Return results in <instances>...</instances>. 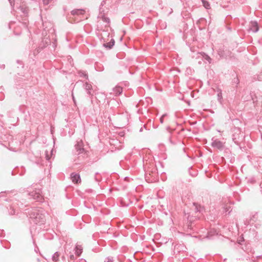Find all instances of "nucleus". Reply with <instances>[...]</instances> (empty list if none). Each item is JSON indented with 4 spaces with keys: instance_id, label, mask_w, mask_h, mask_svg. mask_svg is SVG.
Wrapping results in <instances>:
<instances>
[{
    "instance_id": "b1692460",
    "label": "nucleus",
    "mask_w": 262,
    "mask_h": 262,
    "mask_svg": "<svg viewBox=\"0 0 262 262\" xmlns=\"http://www.w3.org/2000/svg\"><path fill=\"white\" fill-rule=\"evenodd\" d=\"M104 262H114V260L113 257L108 256L105 258Z\"/></svg>"
},
{
    "instance_id": "f3484780",
    "label": "nucleus",
    "mask_w": 262,
    "mask_h": 262,
    "mask_svg": "<svg viewBox=\"0 0 262 262\" xmlns=\"http://www.w3.org/2000/svg\"><path fill=\"white\" fill-rule=\"evenodd\" d=\"M78 74L79 76H80V77L85 78L86 79H88V75L85 71H79L78 72Z\"/></svg>"
},
{
    "instance_id": "473e14b6",
    "label": "nucleus",
    "mask_w": 262,
    "mask_h": 262,
    "mask_svg": "<svg viewBox=\"0 0 262 262\" xmlns=\"http://www.w3.org/2000/svg\"><path fill=\"white\" fill-rule=\"evenodd\" d=\"M37 249L38 250V248H35V251L37 252Z\"/></svg>"
},
{
    "instance_id": "7c9ffc66",
    "label": "nucleus",
    "mask_w": 262,
    "mask_h": 262,
    "mask_svg": "<svg viewBox=\"0 0 262 262\" xmlns=\"http://www.w3.org/2000/svg\"><path fill=\"white\" fill-rule=\"evenodd\" d=\"M225 209L226 210V212L228 211L230 212L229 208H227V207H226V208H225Z\"/></svg>"
},
{
    "instance_id": "9b49d317",
    "label": "nucleus",
    "mask_w": 262,
    "mask_h": 262,
    "mask_svg": "<svg viewBox=\"0 0 262 262\" xmlns=\"http://www.w3.org/2000/svg\"><path fill=\"white\" fill-rule=\"evenodd\" d=\"M115 42V40L112 39L109 42L103 43V46L108 49H111L114 46Z\"/></svg>"
},
{
    "instance_id": "4be33fe9",
    "label": "nucleus",
    "mask_w": 262,
    "mask_h": 262,
    "mask_svg": "<svg viewBox=\"0 0 262 262\" xmlns=\"http://www.w3.org/2000/svg\"><path fill=\"white\" fill-rule=\"evenodd\" d=\"M217 54L221 58H223L225 56L224 51L222 49H219V50L217 51Z\"/></svg>"
},
{
    "instance_id": "4468645a",
    "label": "nucleus",
    "mask_w": 262,
    "mask_h": 262,
    "mask_svg": "<svg viewBox=\"0 0 262 262\" xmlns=\"http://www.w3.org/2000/svg\"><path fill=\"white\" fill-rule=\"evenodd\" d=\"M259 28L257 22L254 21L252 23V27L251 30L254 33L257 32L258 31Z\"/></svg>"
},
{
    "instance_id": "c85d7f7f",
    "label": "nucleus",
    "mask_w": 262,
    "mask_h": 262,
    "mask_svg": "<svg viewBox=\"0 0 262 262\" xmlns=\"http://www.w3.org/2000/svg\"><path fill=\"white\" fill-rule=\"evenodd\" d=\"M10 213L11 214V215H13V214H14L15 213V209H14V208L12 209V211L10 212Z\"/></svg>"
},
{
    "instance_id": "9d476101",
    "label": "nucleus",
    "mask_w": 262,
    "mask_h": 262,
    "mask_svg": "<svg viewBox=\"0 0 262 262\" xmlns=\"http://www.w3.org/2000/svg\"><path fill=\"white\" fill-rule=\"evenodd\" d=\"M83 87L84 88V89L85 90L86 92V93L89 95H92L93 94L91 93V90L92 89V86L91 84L88 83V82H85L84 84H83Z\"/></svg>"
},
{
    "instance_id": "f704fd0d",
    "label": "nucleus",
    "mask_w": 262,
    "mask_h": 262,
    "mask_svg": "<svg viewBox=\"0 0 262 262\" xmlns=\"http://www.w3.org/2000/svg\"><path fill=\"white\" fill-rule=\"evenodd\" d=\"M47 160H49V158H48V156H47Z\"/></svg>"
},
{
    "instance_id": "c756f323",
    "label": "nucleus",
    "mask_w": 262,
    "mask_h": 262,
    "mask_svg": "<svg viewBox=\"0 0 262 262\" xmlns=\"http://www.w3.org/2000/svg\"><path fill=\"white\" fill-rule=\"evenodd\" d=\"M4 68H5V65L4 64H3V65L0 66V69H4Z\"/></svg>"
},
{
    "instance_id": "393cba45",
    "label": "nucleus",
    "mask_w": 262,
    "mask_h": 262,
    "mask_svg": "<svg viewBox=\"0 0 262 262\" xmlns=\"http://www.w3.org/2000/svg\"><path fill=\"white\" fill-rule=\"evenodd\" d=\"M166 116L165 114L164 115H163L160 118V121L161 123H163V121H164V117Z\"/></svg>"
},
{
    "instance_id": "5701e85b",
    "label": "nucleus",
    "mask_w": 262,
    "mask_h": 262,
    "mask_svg": "<svg viewBox=\"0 0 262 262\" xmlns=\"http://www.w3.org/2000/svg\"><path fill=\"white\" fill-rule=\"evenodd\" d=\"M56 0H43V3L45 5H48L50 4H54Z\"/></svg>"
},
{
    "instance_id": "0eeeda50",
    "label": "nucleus",
    "mask_w": 262,
    "mask_h": 262,
    "mask_svg": "<svg viewBox=\"0 0 262 262\" xmlns=\"http://www.w3.org/2000/svg\"><path fill=\"white\" fill-rule=\"evenodd\" d=\"M71 178L73 183L78 184L80 182L81 179L79 174L75 173H72L71 174Z\"/></svg>"
},
{
    "instance_id": "7ed1b4c3",
    "label": "nucleus",
    "mask_w": 262,
    "mask_h": 262,
    "mask_svg": "<svg viewBox=\"0 0 262 262\" xmlns=\"http://www.w3.org/2000/svg\"><path fill=\"white\" fill-rule=\"evenodd\" d=\"M28 195L30 196V199L32 198L37 202H42L43 201V198L40 194V191L39 189L29 192Z\"/></svg>"
},
{
    "instance_id": "a878e982",
    "label": "nucleus",
    "mask_w": 262,
    "mask_h": 262,
    "mask_svg": "<svg viewBox=\"0 0 262 262\" xmlns=\"http://www.w3.org/2000/svg\"><path fill=\"white\" fill-rule=\"evenodd\" d=\"M72 99L73 100V102H74V104L76 105V100H75V98L74 96V94H73V92H72Z\"/></svg>"
},
{
    "instance_id": "39448f33",
    "label": "nucleus",
    "mask_w": 262,
    "mask_h": 262,
    "mask_svg": "<svg viewBox=\"0 0 262 262\" xmlns=\"http://www.w3.org/2000/svg\"><path fill=\"white\" fill-rule=\"evenodd\" d=\"M211 146L214 147L220 150H222L224 148V144L221 141L215 139L213 140L211 143Z\"/></svg>"
},
{
    "instance_id": "423d86ee",
    "label": "nucleus",
    "mask_w": 262,
    "mask_h": 262,
    "mask_svg": "<svg viewBox=\"0 0 262 262\" xmlns=\"http://www.w3.org/2000/svg\"><path fill=\"white\" fill-rule=\"evenodd\" d=\"M198 217V214L195 216H190V215H188L187 218L188 220V221L189 222V224L188 225V227L190 229H192V224L197 220Z\"/></svg>"
},
{
    "instance_id": "f8f14e48",
    "label": "nucleus",
    "mask_w": 262,
    "mask_h": 262,
    "mask_svg": "<svg viewBox=\"0 0 262 262\" xmlns=\"http://www.w3.org/2000/svg\"><path fill=\"white\" fill-rule=\"evenodd\" d=\"M113 92L116 96H119L122 93V88L121 86H116L113 89Z\"/></svg>"
},
{
    "instance_id": "cd10ccee",
    "label": "nucleus",
    "mask_w": 262,
    "mask_h": 262,
    "mask_svg": "<svg viewBox=\"0 0 262 262\" xmlns=\"http://www.w3.org/2000/svg\"><path fill=\"white\" fill-rule=\"evenodd\" d=\"M11 6H13L14 5V0H8Z\"/></svg>"
},
{
    "instance_id": "bb28decb",
    "label": "nucleus",
    "mask_w": 262,
    "mask_h": 262,
    "mask_svg": "<svg viewBox=\"0 0 262 262\" xmlns=\"http://www.w3.org/2000/svg\"><path fill=\"white\" fill-rule=\"evenodd\" d=\"M233 82L236 83V84H238L239 83V80L237 78H234L233 79Z\"/></svg>"
},
{
    "instance_id": "2f4dec72",
    "label": "nucleus",
    "mask_w": 262,
    "mask_h": 262,
    "mask_svg": "<svg viewBox=\"0 0 262 262\" xmlns=\"http://www.w3.org/2000/svg\"><path fill=\"white\" fill-rule=\"evenodd\" d=\"M70 257H71V259L74 258V256L73 255H72L70 256Z\"/></svg>"
},
{
    "instance_id": "aec40b11",
    "label": "nucleus",
    "mask_w": 262,
    "mask_h": 262,
    "mask_svg": "<svg viewBox=\"0 0 262 262\" xmlns=\"http://www.w3.org/2000/svg\"><path fill=\"white\" fill-rule=\"evenodd\" d=\"M217 233H216V230H210L209 232H208V235L207 236V237L209 238H210L213 235H215V234H217Z\"/></svg>"
},
{
    "instance_id": "f03ea898",
    "label": "nucleus",
    "mask_w": 262,
    "mask_h": 262,
    "mask_svg": "<svg viewBox=\"0 0 262 262\" xmlns=\"http://www.w3.org/2000/svg\"><path fill=\"white\" fill-rule=\"evenodd\" d=\"M75 154L79 157L85 158L88 156L87 151L83 147V143L81 141L77 142V144L75 145Z\"/></svg>"
},
{
    "instance_id": "72a5a7b5",
    "label": "nucleus",
    "mask_w": 262,
    "mask_h": 262,
    "mask_svg": "<svg viewBox=\"0 0 262 262\" xmlns=\"http://www.w3.org/2000/svg\"><path fill=\"white\" fill-rule=\"evenodd\" d=\"M37 261H38V262H40V259H39V258H37Z\"/></svg>"
},
{
    "instance_id": "dca6fc26",
    "label": "nucleus",
    "mask_w": 262,
    "mask_h": 262,
    "mask_svg": "<svg viewBox=\"0 0 262 262\" xmlns=\"http://www.w3.org/2000/svg\"><path fill=\"white\" fill-rule=\"evenodd\" d=\"M202 56L203 58L207 60L209 63H210L212 61V59L206 53L202 52L200 53Z\"/></svg>"
},
{
    "instance_id": "1a4fd4ad",
    "label": "nucleus",
    "mask_w": 262,
    "mask_h": 262,
    "mask_svg": "<svg viewBox=\"0 0 262 262\" xmlns=\"http://www.w3.org/2000/svg\"><path fill=\"white\" fill-rule=\"evenodd\" d=\"M193 206L194 207L193 210L195 213H200L203 210V207L197 203H193Z\"/></svg>"
},
{
    "instance_id": "6ab92c4d",
    "label": "nucleus",
    "mask_w": 262,
    "mask_h": 262,
    "mask_svg": "<svg viewBox=\"0 0 262 262\" xmlns=\"http://www.w3.org/2000/svg\"><path fill=\"white\" fill-rule=\"evenodd\" d=\"M59 256H60V254L58 253V252H55L52 257V259L53 261H54L55 262L58 261L59 260Z\"/></svg>"
},
{
    "instance_id": "a211bd4d",
    "label": "nucleus",
    "mask_w": 262,
    "mask_h": 262,
    "mask_svg": "<svg viewBox=\"0 0 262 262\" xmlns=\"http://www.w3.org/2000/svg\"><path fill=\"white\" fill-rule=\"evenodd\" d=\"M217 97L218 101L220 103H222V100L223 99V97H222V90L221 89H218L217 90Z\"/></svg>"
},
{
    "instance_id": "6e6552de",
    "label": "nucleus",
    "mask_w": 262,
    "mask_h": 262,
    "mask_svg": "<svg viewBox=\"0 0 262 262\" xmlns=\"http://www.w3.org/2000/svg\"><path fill=\"white\" fill-rule=\"evenodd\" d=\"M71 14L74 16H79L83 15L85 13L84 9H74L71 11Z\"/></svg>"
},
{
    "instance_id": "f257e3e1",
    "label": "nucleus",
    "mask_w": 262,
    "mask_h": 262,
    "mask_svg": "<svg viewBox=\"0 0 262 262\" xmlns=\"http://www.w3.org/2000/svg\"><path fill=\"white\" fill-rule=\"evenodd\" d=\"M31 222L38 225H42L46 221V211L41 208L29 209L27 213Z\"/></svg>"
},
{
    "instance_id": "ddd939ff",
    "label": "nucleus",
    "mask_w": 262,
    "mask_h": 262,
    "mask_svg": "<svg viewBox=\"0 0 262 262\" xmlns=\"http://www.w3.org/2000/svg\"><path fill=\"white\" fill-rule=\"evenodd\" d=\"M98 18L101 19L104 22L109 24L110 22V18L104 16L103 14H99L98 16Z\"/></svg>"
},
{
    "instance_id": "2eb2a0df",
    "label": "nucleus",
    "mask_w": 262,
    "mask_h": 262,
    "mask_svg": "<svg viewBox=\"0 0 262 262\" xmlns=\"http://www.w3.org/2000/svg\"><path fill=\"white\" fill-rule=\"evenodd\" d=\"M75 250V254L78 256H80L82 252V247L80 245H77L76 246Z\"/></svg>"
},
{
    "instance_id": "412c9836",
    "label": "nucleus",
    "mask_w": 262,
    "mask_h": 262,
    "mask_svg": "<svg viewBox=\"0 0 262 262\" xmlns=\"http://www.w3.org/2000/svg\"><path fill=\"white\" fill-rule=\"evenodd\" d=\"M202 3L203 4V6L207 9H209L210 8V4L209 2L205 0H202Z\"/></svg>"
},
{
    "instance_id": "20e7f679",
    "label": "nucleus",
    "mask_w": 262,
    "mask_h": 262,
    "mask_svg": "<svg viewBox=\"0 0 262 262\" xmlns=\"http://www.w3.org/2000/svg\"><path fill=\"white\" fill-rule=\"evenodd\" d=\"M49 43H50V40L48 38L43 39L38 47L37 53H38L41 50L48 46Z\"/></svg>"
}]
</instances>
